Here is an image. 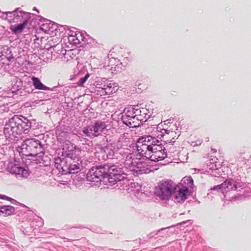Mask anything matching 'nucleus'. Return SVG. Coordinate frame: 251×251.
<instances>
[{
    "label": "nucleus",
    "mask_w": 251,
    "mask_h": 251,
    "mask_svg": "<svg viewBox=\"0 0 251 251\" xmlns=\"http://www.w3.org/2000/svg\"><path fill=\"white\" fill-rule=\"evenodd\" d=\"M68 133L67 132H62L58 137V140L60 142L63 143L67 141L68 138Z\"/></svg>",
    "instance_id": "c85d7f7f"
},
{
    "label": "nucleus",
    "mask_w": 251,
    "mask_h": 251,
    "mask_svg": "<svg viewBox=\"0 0 251 251\" xmlns=\"http://www.w3.org/2000/svg\"><path fill=\"white\" fill-rule=\"evenodd\" d=\"M160 134H158V136L160 135L162 137L165 136V133L166 132V130L165 129H162L160 131Z\"/></svg>",
    "instance_id": "58836bf2"
},
{
    "label": "nucleus",
    "mask_w": 251,
    "mask_h": 251,
    "mask_svg": "<svg viewBox=\"0 0 251 251\" xmlns=\"http://www.w3.org/2000/svg\"><path fill=\"white\" fill-rule=\"evenodd\" d=\"M193 184V180L191 177H184L177 185L175 184L173 190L174 201L176 202H182L189 195V188Z\"/></svg>",
    "instance_id": "39448f33"
},
{
    "label": "nucleus",
    "mask_w": 251,
    "mask_h": 251,
    "mask_svg": "<svg viewBox=\"0 0 251 251\" xmlns=\"http://www.w3.org/2000/svg\"><path fill=\"white\" fill-rule=\"evenodd\" d=\"M167 156L166 151H157L151 153L150 156L149 160L152 161H159L162 160Z\"/></svg>",
    "instance_id": "a211bd4d"
},
{
    "label": "nucleus",
    "mask_w": 251,
    "mask_h": 251,
    "mask_svg": "<svg viewBox=\"0 0 251 251\" xmlns=\"http://www.w3.org/2000/svg\"><path fill=\"white\" fill-rule=\"evenodd\" d=\"M134 107V116L137 117L138 118V116H139L142 111V108L139 107L138 105L135 106Z\"/></svg>",
    "instance_id": "473e14b6"
},
{
    "label": "nucleus",
    "mask_w": 251,
    "mask_h": 251,
    "mask_svg": "<svg viewBox=\"0 0 251 251\" xmlns=\"http://www.w3.org/2000/svg\"><path fill=\"white\" fill-rule=\"evenodd\" d=\"M17 151L22 155L37 156L42 159L44 155L45 149L41 142L34 138L26 139L20 146H18Z\"/></svg>",
    "instance_id": "20e7f679"
},
{
    "label": "nucleus",
    "mask_w": 251,
    "mask_h": 251,
    "mask_svg": "<svg viewBox=\"0 0 251 251\" xmlns=\"http://www.w3.org/2000/svg\"><path fill=\"white\" fill-rule=\"evenodd\" d=\"M106 127L105 122L98 121L88 126L84 127L82 132L86 136L92 138L100 135Z\"/></svg>",
    "instance_id": "1a4fd4ad"
},
{
    "label": "nucleus",
    "mask_w": 251,
    "mask_h": 251,
    "mask_svg": "<svg viewBox=\"0 0 251 251\" xmlns=\"http://www.w3.org/2000/svg\"><path fill=\"white\" fill-rule=\"evenodd\" d=\"M189 222H190V221H187L182 222L181 224H185L186 223Z\"/></svg>",
    "instance_id": "79ce46f5"
},
{
    "label": "nucleus",
    "mask_w": 251,
    "mask_h": 251,
    "mask_svg": "<svg viewBox=\"0 0 251 251\" xmlns=\"http://www.w3.org/2000/svg\"><path fill=\"white\" fill-rule=\"evenodd\" d=\"M58 41L59 39L57 37H50L46 44L45 48L51 53L53 51H56L58 53L60 49H62V44H59Z\"/></svg>",
    "instance_id": "ddd939ff"
},
{
    "label": "nucleus",
    "mask_w": 251,
    "mask_h": 251,
    "mask_svg": "<svg viewBox=\"0 0 251 251\" xmlns=\"http://www.w3.org/2000/svg\"><path fill=\"white\" fill-rule=\"evenodd\" d=\"M242 182L239 181H235L231 178L226 179L223 183L220 185L214 186L212 190H217L222 191L224 196H226V194L230 191L236 190L239 188L242 187Z\"/></svg>",
    "instance_id": "9b49d317"
},
{
    "label": "nucleus",
    "mask_w": 251,
    "mask_h": 251,
    "mask_svg": "<svg viewBox=\"0 0 251 251\" xmlns=\"http://www.w3.org/2000/svg\"><path fill=\"white\" fill-rule=\"evenodd\" d=\"M75 157V156L73 152H72L69 150H68V152L67 153V156L63 158V163L65 164L64 167V174H67L70 173L71 163H73V158Z\"/></svg>",
    "instance_id": "dca6fc26"
},
{
    "label": "nucleus",
    "mask_w": 251,
    "mask_h": 251,
    "mask_svg": "<svg viewBox=\"0 0 251 251\" xmlns=\"http://www.w3.org/2000/svg\"><path fill=\"white\" fill-rule=\"evenodd\" d=\"M131 187H133V186H135V183H131Z\"/></svg>",
    "instance_id": "a19ab883"
},
{
    "label": "nucleus",
    "mask_w": 251,
    "mask_h": 251,
    "mask_svg": "<svg viewBox=\"0 0 251 251\" xmlns=\"http://www.w3.org/2000/svg\"><path fill=\"white\" fill-rule=\"evenodd\" d=\"M137 190H139V189L136 190V191H137Z\"/></svg>",
    "instance_id": "37998d69"
},
{
    "label": "nucleus",
    "mask_w": 251,
    "mask_h": 251,
    "mask_svg": "<svg viewBox=\"0 0 251 251\" xmlns=\"http://www.w3.org/2000/svg\"><path fill=\"white\" fill-rule=\"evenodd\" d=\"M121 165L117 163L112 165L98 166L92 167L87 174V179L89 181L97 183L103 181L109 182L110 185L119 183L122 185L125 177L122 173Z\"/></svg>",
    "instance_id": "f257e3e1"
},
{
    "label": "nucleus",
    "mask_w": 251,
    "mask_h": 251,
    "mask_svg": "<svg viewBox=\"0 0 251 251\" xmlns=\"http://www.w3.org/2000/svg\"><path fill=\"white\" fill-rule=\"evenodd\" d=\"M22 168V167H20L18 165L15 164L12 166L10 169V172L12 174H15L16 175H18L19 171H20L19 170Z\"/></svg>",
    "instance_id": "c756f323"
},
{
    "label": "nucleus",
    "mask_w": 251,
    "mask_h": 251,
    "mask_svg": "<svg viewBox=\"0 0 251 251\" xmlns=\"http://www.w3.org/2000/svg\"><path fill=\"white\" fill-rule=\"evenodd\" d=\"M2 14L3 16L5 15V19L10 23H24L25 20L28 22L30 16L29 13L21 10L20 8H16L13 11L4 12Z\"/></svg>",
    "instance_id": "6e6552de"
},
{
    "label": "nucleus",
    "mask_w": 251,
    "mask_h": 251,
    "mask_svg": "<svg viewBox=\"0 0 251 251\" xmlns=\"http://www.w3.org/2000/svg\"><path fill=\"white\" fill-rule=\"evenodd\" d=\"M104 152L106 155L107 159H114L118 158L120 154H122V151L119 152L118 150L114 151L112 149L109 147H105L104 149Z\"/></svg>",
    "instance_id": "aec40b11"
},
{
    "label": "nucleus",
    "mask_w": 251,
    "mask_h": 251,
    "mask_svg": "<svg viewBox=\"0 0 251 251\" xmlns=\"http://www.w3.org/2000/svg\"><path fill=\"white\" fill-rule=\"evenodd\" d=\"M124 124L130 127H137L139 126L140 125H143L139 119L137 118V117L134 116V115L129 119L128 121H126Z\"/></svg>",
    "instance_id": "5701e85b"
},
{
    "label": "nucleus",
    "mask_w": 251,
    "mask_h": 251,
    "mask_svg": "<svg viewBox=\"0 0 251 251\" xmlns=\"http://www.w3.org/2000/svg\"><path fill=\"white\" fill-rule=\"evenodd\" d=\"M54 166L60 172L64 174V167H65V164L63 163V158H61L58 157L55 158L54 160Z\"/></svg>",
    "instance_id": "bb28decb"
},
{
    "label": "nucleus",
    "mask_w": 251,
    "mask_h": 251,
    "mask_svg": "<svg viewBox=\"0 0 251 251\" xmlns=\"http://www.w3.org/2000/svg\"><path fill=\"white\" fill-rule=\"evenodd\" d=\"M31 126V122L26 117L16 115L5 124L3 132L7 138L15 140L17 135L27 133Z\"/></svg>",
    "instance_id": "7ed1b4c3"
},
{
    "label": "nucleus",
    "mask_w": 251,
    "mask_h": 251,
    "mask_svg": "<svg viewBox=\"0 0 251 251\" xmlns=\"http://www.w3.org/2000/svg\"><path fill=\"white\" fill-rule=\"evenodd\" d=\"M117 90V86L115 83L106 80L103 83L101 82L100 84L99 82H97L95 93L98 96H103L115 93Z\"/></svg>",
    "instance_id": "9d476101"
},
{
    "label": "nucleus",
    "mask_w": 251,
    "mask_h": 251,
    "mask_svg": "<svg viewBox=\"0 0 251 251\" xmlns=\"http://www.w3.org/2000/svg\"><path fill=\"white\" fill-rule=\"evenodd\" d=\"M175 183L170 179H165L159 182L155 188V194L162 200H169L172 195Z\"/></svg>",
    "instance_id": "0eeeda50"
},
{
    "label": "nucleus",
    "mask_w": 251,
    "mask_h": 251,
    "mask_svg": "<svg viewBox=\"0 0 251 251\" xmlns=\"http://www.w3.org/2000/svg\"><path fill=\"white\" fill-rule=\"evenodd\" d=\"M75 158H73V163H71V167L69 174H75L78 173L80 170V164L75 161H78V157H76V155L75 153Z\"/></svg>",
    "instance_id": "4be33fe9"
},
{
    "label": "nucleus",
    "mask_w": 251,
    "mask_h": 251,
    "mask_svg": "<svg viewBox=\"0 0 251 251\" xmlns=\"http://www.w3.org/2000/svg\"><path fill=\"white\" fill-rule=\"evenodd\" d=\"M156 140L157 142L155 143H153L152 146V149L151 150V153L154 152V151H165L167 150H168L169 146L170 145H173V144L175 142V138L174 137L171 140H167L166 142V146L164 147L160 143V141H159L156 138Z\"/></svg>",
    "instance_id": "f8f14e48"
},
{
    "label": "nucleus",
    "mask_w": 251,
    "mask_h": 251,
    "mask_svg": "<svg viewBox=\"0 0 251 251\" xmlns=\"http://www.w3.org/2000/svg\"><path fill=\"white\" fill-rule=\"evenodd\" d=\"M31 80L33 82V85L34 86L35 89L43 90H50V88L43 84L38 77L32 76Z\"/></svg>",
    "instance_id": "412c9836"
},
{
    "label": "nucleus",
    "mask_w": 251,
    "mask_h": 251,
    "mask_svg": "<svg viewBox=\"0 0 251 251\" xmlns=\"http://www.w3.org/2000/svg\"><path fill=\"white\" fill-rule=\"evenodd\" d=\"M217 160L218 159L217 158L214 157L213 158H211L207 160L205 163L207 166V170H216L218 169L219 164H217Z\"/></svg>",
    "instance_id": "393cba45"
},
{
    "label": "nucleus",
    "mask_w": 251,
    "mask_h": 251,
    "mask_svg": "<svg viewBox=\"0 0 251 251\" xmlns=\"http://www.w3.org/2000/svg\"><path fill=\"white\" fill-rule=\"evenodd\" d=\"M238 162H241L240 163H238V166L241 165L242 164L245 165L246 164L247 159L245 158H238Z\"/></svg>",
    "instance_id": "c9c22d12"
},
{
    "label": "nucleus",
    "mask_w": 251,
    "mask_h": 251,
    "mask_svg": "<svg viewBox=\"0 0 251 251\" xmlns=\"http://www.w3.org/2000/svg\"><path fill=\"white\" fill-rule=\"evenodd\" d=\"M20 171H19V173L18 175L22 176L23 177L25 178H26L29 174L27 170L25 169L24 168L22 167V169H20Z\"/></svg>",
    "instance_id": "2f4dec72"
},
{
    "label": "nucleus",
    "mask_w": 251,
    "mask_h": 251,
    "mask_svg": "<svg viewBox=\"0 0 251 251\" xmlns=\"http://www.w3.org/2000/svg\"><path fill=\"white\" fill-rule=\"evenodd\" d=\"M65 52L64 53H63V54H64V57L65 58H68V56H70V57H71L72 58H74V56H72V55L73 56H75L74 53L73 52V50H65Z\"/></svg>",
    "instance_id": "f704fd0d"
},
{
    "label": "nucleus",
    "mask_w": 251,
    "mask_h": 251,
    "mask_svg": "<svg viewBox=\"0 0 251 251\" xmlns=\"http://www.w3.org/2000/svg\"><path fill=\"white\" fill-rule=\"evenodd\" d=\"M134 115V107L133 106L125 108L124 110V114L121 118L122 121L124 124L126 123V121H128L129 119L132 118Z\"/></svg>",
    "instance_id": "6ab92c4d"
},
{
    "label": "nucleus",
    "mask_w": 251,
    "mask_h": 251,
    "mask_svg": "<svg viewBox=\"0 0 251 251\" xmlns=\"http://www.w3.org/2000/svg\"><path fill=\"white\" fill-rule=\"evenodd\" d=\"M166 228H162L161 230H159L158 231V234H161V232H163L164 230H165Z\"/></svg>",
    "instance_id": "ea45409f"
},
{
    "label": "nucleus",
    "mask_w": 251,
    "mask_h": 251,
    "mask_svg": "<svg viewBox=\"0 0 251 251\" xmlns=\"http://www.w3.org/2000/svg\"><path fill=\"white\" fill-rule=\"evenodd\" d=\"M39 30L45 33H49L50 31L52 32L53 30H56V25L52 22L45 19L41 22Z\"/></svg>",
    "instance_id": "4468645a"
},
{
    "label": "nucleus",
    "mask_w": 251,
    "mask_h": 251,
    "mask_svg": "<svg viewBox=\"0 0 251 251\" xmlns=\"http://www.w3.org/2000/svg\"><path fill=\"white\" fill-rule=\"evenodd\" d=\"M0 199H3V200H12L11 198H9L8 197H7L6 196L2 195H0Z\"/></svg>",
    "instance_id": "4c0bfd02"
},
{
    "label": "nucleus",
    "mask_w": 251,
    "mask_h": 251,
    "mask_svg": "<svg viewBox=\"0 0 251 251\" xmlns=\"http://www.w3.org/2000/svg\"><path fill=\"white\" fill-rule=\"evenodd\" d=\"M27 23V21L25 20L24 23H20L17 25H11L10 29L15 34L21 33L26 25Z\"/></svg>",
    "instance_id": "b1692460"
},
{
    "label": "nucleus",
    "mask_w": 251,
    "mask_h": 251,
    "mask_svg": "<svg viewBox=\"0 0 251 251\" xmlns=\"http://www.w3.org/2000/svg\"><path fill=\"white\" fill-rule=\"evenodd\" d=\"M157 142L156 137L151 135L143 136L140 137L137 141V149L138 153L147 159H149L151 154V150L152 149L153 143Z\"/></svg>",
    "instance_id": "423d86ee"
},
{
    "label": "nucleus",
    "mask_w": 251,
    "mask_h": 251,
    "mask_svg": "<svg viewBox=\"0 0 251 251\" xmlns=\"http://www.w3.org/2000/svg\"><path fill=\"white\" fill-rule=\"evenodd\" d=\"M148 114V110L147 108H142V111L140 115L138 116V118L139 119V120H140V121L143 124V123L146 122L149 118L150 115Z\"/></svg>",
    "instance_id": "cd10ccee"
},
{
    "label": "nucleus",
    "mask_w": 251,
    "mask_h": 251,
    "mask_svg": "<svg viewBox=\"0 0 251 251\" xmlns=\"http://www.w3.org/2000/svg\"><path fill=\"white\" fill-rule=\"evenodd\" d=\"M134 157V154L125 153L124 158L120 160L121 163H117V165H121L122 170L124 171L122 174L125 176V180L122 181V185L126 184L127 182L126 176L128 175L129 172H132L133 175L135 176H138L149 173L151 171L146 163L141 161L139 159Z\"/></svg>",
    "instance_id": "f03ea898"
},
{
    "label": "nucleus",
    "mask_w": 251,
    "mask_h": 251,
    "mask_svg": "<svg viewBox=\"0 0 251 251\" xmlns=\"http://www.w3.org/2000/svg\"><path fill=\"white\" fill-rule=\"evenodd\" d=\"M15 211L14 207L11 205H4L0 206V212L4 215V216H9Z\"/></svg>",
    "instance_id": "a878e982"
},
{
    "label": "nucleus",
    "mask_w": 251,
    "mask_h": 251,
    "mask_svg": "<svg viewBox=\"0 0 251 251\" xmlns=\"http://www.w3.org/2000/svg\"><path fill=\"white\" fill-rule=\"evenodd\" d=\"M123 137L122 138H120L118 141L117 142V143L115 144V146L117 148V150L119 152L122 151V153L123 152L121 149L123 148V145L122 144V139H123Z\"/></svg>",
    "instance_id": "72a5a7b5"
},
{
    "label": "nucleus",
    "mask_w": 251,
    "mask_h": 251,
    "mask_svg": "<svg viewBox=\"0 0 251 251\" xmlns=\"http://www.w3.org/2000/svg\"><path fill=\"white\" fill-rule=\"evenodd\" d=\"M166 130V132L165 133V134L169 135V134H171V136H173L174 134H176L173 131H171L170 130L165 129Z\"/></svg>",
    "instance_id": "e433bc0d"
},
{
    "label": "nucleus",
    "mask_w": 251,
    "mask_h": 251,
    "mask_svg": "<svg viewBox=\"0 0 251 251\" xmlns=\"http://www.w3.org/2000/svg\"><path fill=\"white\" fill-rule=\"evenodd\" d=\"M90 74L89 73H87L84 77L80 78L79 80L77 82V85L80 86H83V84L86 82Z\"/></svg>",
    "instance_id": "7c9ffc66"
},
{
    "label": "nucleus",
    "mask_w": 251,
    "mask_h": 251,
    "mask_svg": "<svg viewBox=\"0 0 251 251\" xmlns=\"http://www.w3.org/2000/svg\"><path fill=\"white\" fill-rule=\"evenodd\" d=\"M68 142V144H67V145H70L71 147H69L68 148H70V150H69L72 152H73L75 151V152H89L92 151V148L88 144H83L81 146H80V147H76L71 142L67 141Z\"/></svg>",
    "instance_id": "f3484780"
},
{
    "label": "nucleus",
    "mask_w": 251,
    "mask_h": 251,
    "mask_svg": "<svg viewBox=\"0 0 251 251\" xmlns=\"http://www.w3.org/2000/svg\"><path fill=\"white\" fill-rule=\"evenodd\" d=\"M83 37L80 33L76 32L72 33L65 39L66 43H69L70 45L76 46L80 44V40H83Z\"/></svg>",
    "instance_id": "2eb2a0df"
}]
</instances>
